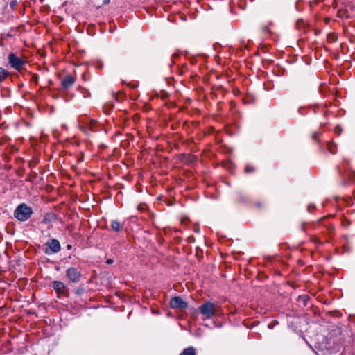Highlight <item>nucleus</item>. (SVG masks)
Returning a JSON list of instances; mask_svg holds the SVG:
<instances>
[{"instance_id":"11","label":"nucleus","mask_w":355,"mask_h":355,"mask_svg":"<svg viewBox=\"0 0 355 355\" xmlns=\"http://www.w3.org/2000/svg\"><path fill=\"white\" fill-rule=\"evenodd\" d=\"M180 355H196V349L193 347H187Z\"/></svg>"},{"instance_id":"16","label":"nucleus","mask_w":355,"mask_h":355,"mask_svg":"<svg viewBox=\"0 0 355 355\" xmlns=\"http://www.w3.org/2000/svg\"><path fill=\"white\" fill-rule=\"evenodd\" d=\"M38 79L39 78L37 75H33L31 77V81L36 84L37 83Z\"/></svg>"},{"instance_id":"13","label":"nucleus","mask_w":355,"mask_h":355,"mask_svg":"<svg viewBox=\"0 0 355 355\" xmlns=\"http://www.w3.org/2000/svg\"><path fill=\"white\" fill-rule=\"evenodd\" d=\"M327 148H328V150L332 154H334L336 152V146L333 143H329L328 146H327Z\"/></svg>"},{"instance_id":"9","label":"nucleus","mask_w":355,"mask_h":355,"mask_svg":"<svg viewBox=\"0 0 355 355\" xmlns=\"http://www.w3.org/2000/svg\"><path fill=\"white\" fill-rule=\"evenodd\" d=\"M75 83V78L72 76H67L62 80V85L64 88L71 87Z\"/></svg>"},{"instance_id":"24","label":"nucleus","mask_w":355,"mask_h":355,"mask_svg":"<svg viewBox=\"0 0 355 355\" xmlns=\"http://www.w3.org/2000/svg\"><path fill=\"white\" fill-rule=\"evenodd\" d=\"M112 262H113V261H112V259H108V260L107 261V263H109V264L112 263Z\"/></svg>"},{"instance_id":"19","label":"nucleus","mask_w":355,"mask_h":355,"mask_svg":"<svg viewBox=\"0 0 355 355\" xmlns=\"http://www.w3.org/2000/svg\"><path fill=\"white\" fill-rule=\"evenodd\" d=\"M245 171L246 173L252 172V171H253V168L251 166H246L245 168Z\"/></svg>"},{"instance_id":"22","label":"nucleus","mask_w":355,"mask_h":355,"mask_svg":"<svg viewBox=\"0 0 355 355\" xmlns=\"http://www.w3.org/2000/svg\"><path fill=\"white\" fill-rule=\"evenodd\" d=\"M275 324H277V322H274V324H272V323L269 324L268 327L270 329L274 327Z\"/></svg>"},{"instance_id":"2","label":"nucleus","mask_w":355,"mask_h":355,"mask_svg":"<svg viewBox=\"0 0 355 355\" xmlns=\"http://www.w3.org/2000/svg\"><path fill=\"white\" fill-rule=\"evenodd\" d=\"M33 214L31 207L27 206L25 203H21L17 206L14 211L15 217L19 221L27 220Z\"/></svg>"},{"instance_id":"1","label":"nucleus","mask_w":355,"mask_h":355,"mask_svg":"<svg viewBox=\"0 0 355 355\" xmlns=\"http://www.w3.org/2000/svg\"><path fill=\"white\" fill-rule=\"evenodd\" d=\"M199 310L204 320L209 319L216 314L218 305L210 301H205L200 306Z\"/></svg>"},{"instance_id":"26","label":"nucleus","mask_w":355,"mask_h":355,"mask_svg":"<svg viewBox=\"0 0 355 355\" xmlns=\"http://www.w3.org/2000/svg\"><path fill=\"white\" fill-rule=\"evenodd\" d=\"M110 2V0H104V3H108Z\"/></svg>"},{"instance_id":"3","label":"nucleus","mask_w":355,"mask_h":355,"mask_svg":"<svg viewBox=\"0 0 355 355\" xmlns=\"http://www.w3.org/2000/svg\"><path fill=\"white\" fill-rule=\"evenodd\" d=\"M79 128L86 134H88L89 131L95 132L96 131V126L97 125V122L90 117L87 116H83L79 118Z\"/></svg>"},{"instance_id":"15","label":"nucleus","mask_w":355,"mask_h":355,"mask_svg":"<svg viewBox=\"0 0 355 355\" xmlns=\"http://www.w3.org/2000/svg\"><path fill=\"white\" fill-rule=\"evenodd\" d=\"M298 300L299 301H303L304 305H306V302L309 300V297L307 295L299 296Z\"/></svg>"},{"instance_id":"23","label":"nucleus","mask_w":355,"mask_h":355,"mask_svg":"<svg viewBox=\"0 0 355 355\" xmlns=\"http://www.w3.org/2000/svg\"><path fill=\"white\" fill-rule=\"evenodd\" d=\"M263 31L265 32H270V30L268 29V28L266 26L265 28H263Z\"/></svg>"},{"instance_id":"8","label":"nucleus","mask_w":355,"mask_h":355,"mask_svg":"<svg viewBox=\"0 0 355 355\" xmlns=\"http://www.w3.org/2000/svg\"><path fill=\"white\" fill-rule=\"evenodd\" d=\"M170 305L172 309H184L188 306L187 302L184 301L180 296H175L171 300Z\"/></svg>"},{"instance_id":"28","label":"nucleus","mask_w":355,"mask_h":355,"mask_svg":"<svg viewBox=\"0 0 355 355\" xmlns=\"http://www.w3.org/2000/svg\"><path fill=\"white\" fill-rule=\"evenodd\" d=\"M15 3V1L12 2L11 6H13Z\"/></svg>"},{"instance_id":"7","label":"nucleus","mask_w":355,"mask_h":355,"mask_svg":"<svg viewBox=\"0 0 355 355\" xmlns=\"http://www.w3.org/2000/svg\"><path fill=\"white\" fill-rule=\"evenodd\" d=\"M52 284L53 288L55 291L58 297L69 296V290L63 282L60 281H53Z\"/></svg>"},{"instance_id":"12","label":"nucleus","mask_w":355,"mask_h":355,"mask_svg":"<svg viewBox=\"0 0 355 355\" xmlns=\"http://www.w3.org/2000/svg\"><path fill=\"white\" fill-rule=\"evenodd\" d=\"M9 75L8 71L3 69V67H0V82L3 81Z\"/></svg>"},{"instance_id":"4","label":"nucleus","mask_w":355,"mask_h":355,"mask_svg":"<svg viewBox=\"0 0 355 355\" xmlns=\"http://www.w3.org/2000/svg\"><path fill=\"white\" fill-rule=\"evenodd\" d=\"M61 250L60 241L56 239L48 240L44 245L43 251L46 254L51 255L59 252Z\"/></svg>"},{"instance_id":"21","label":"nucleus","mask_w":355,"mask_h":355,"mask_svg":"<svg viewBox=\"0 0 355 355\" xmlns=\"http://www.w3.org/2000/svg\"><path fill=\"white\" fill-rule=\"evenodd\" d=\"M327 218H329V216H325V217H323V218H321L318 221V225H320L322 223V222L324 220H326Z\"/></svg>"},{"instance_id":"20","label":"nucleus","mask_w":355,"mask_h":355,"mask_svg":"<svg viewBox=\"0 0 355 355\" xmlns=\"http://www.w3.org/2000/svg\"><path fill=\"white\" fill-rule=\"evenodd\" d=\"M334 131H335L336 133L339 135L341 132V129H340V128L339 126H336L335 128V129H334Z\"/></svg>"},{"instance_id":"25","label":"nucleus","mask_w":355,"mask_h":355,"mask_svg":"<svg viewBox=\"0 0 355 355\" xmlns=\"http://www.w3.org/2000/svg\"><path fill=\"white\" fill-rule=\"evenodd\" d=\"M178 56V54L174 53V54L173 55L172 58H177Z\"/></svg>"},{"instance_id":"14","label":"nucleus","mask_w":355,"mask_h":355,"mask_svg":"<svg viewBox=\"0 0 355 355\" xmlns=\"http://www.w3.org/2000/svg\"><path fill=\"white\" fill-rule=\"evenodd\" d=\"M315 227V226L313 224L309 225L308 227H306V223H302V225H301V230L302 231H304V232H305L308 228L314 229Z\"/></svg>"},{"instance_id":"17","label":"nucleus","mask_w":355,"mask_h":355,"mask_svg":"<svg viewBox=\"0 0 355 355\" xmlns=\"http://www.w3.org/2000/svg\"><path fill=\"white\" fill-rule=\"evenodd\" d=\"M320 134V132H314L312 135L313 139L316 140L318 139V137H319Z\"/></svg>"},{"instance_id":"5","label":"nucleus","mask_w":355,"mask_h":355,"mask_svg":"<svg viewBox=\"0 0 355 355\" xmlns=\"http://www.w3.org/2000/svg\"><path fill=\"white\" fill-rule=\"evenodd\" d=\"M8 62L13 69L19 71H21L26 64V62L24 60L12 53L8 55Z\"/></svg>"},{"instance_id":"6","label":"nucleus","mask_w":355,"mask_h":355,"mask_svg":"<svg viewBox=\"0 0 355 355\" xmlns=\"http://www.w3.org/2000/svg\"><path fill=\"white\" fill-rule=\"evenodd\" d=\"M66 277L73 283L78 282L82 277L80 270L76 267H70L66 270Z\"/></svg>"},{"instance_id":"10","label":"nucleus","mask_w":355,"mask_h":355,"mask_svg":"<svg viewBox=\"0 0 355 355\" xmlns=\"http://www.w3.org/2000/svg\"><path fill=\"white\" fill-rule=\"evenodd\" d=\"M111 227L113 231L119 232L122 230L123 225L118 220H113L111 221Z\"/></svg>"},{"instance_id":"27","label":"nucleus","mask_w":355,"mask_h":355,"mask_svg":"<svg viewBox=\"0 0 355 355\" xmlns=\"http://www.w3.org/2000/svg\"><path fill=\"white\" fill-rule=\"evenodd\" d=\"M71 245H67V249H71Z\"/></svg>"},{"instance_id":"18","label":"nucleus","mask_w":355,"mask_h":355,"mask_svg":"<svg viewBox=\"0 0 355 355\" xmlns=\"http://www.w3.org/2000/svg\"><path fill=\"white\" fill-rule=\"evenodd\" d=\"M324 225L327 227V230L329 232H331V231H333L334 230V227L331 224H328V225Z\"/></svg>"}]
</instances>
